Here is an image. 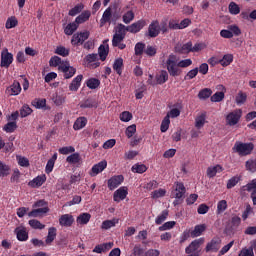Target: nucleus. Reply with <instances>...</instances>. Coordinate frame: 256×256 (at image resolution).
Returning a JSON list of instances; mask_svg holds the SVG:
<instances>
[{
	"instance_id": "obj_1",
	"label": "nucleus",
	"mask_w": 256,
	"mask_h": 256,
	"mask_svg": "<svg viewBox=\"0 0 256 256\" xmlns=\"http://www.w3.org/2000/svg\"><path fill=\"white\" fill-rule=\"evenodd\" d=\"M165 67L171 77H179L181 75V69L179 68V62H177V56L171 54L168 56Z\"/></svg>"
},
{
	"instance_id": "obj_2",
	"label": "nucleus",
	"mask_w": 256,
	"mask_h": 256,
	"mask_svg": "<svg viewBox=\"0 0 256 256\" xmlns=\"http://www.w3.org/2000/svg\"><path fill=\"white\" fill-rule=\"evenodd\" d=\"M255 149V145L253 143H243L241 141L235 142L232 151L234 153H238L240 157H247V155H251L253 150Z\"/></svg>"
},
{
	"instance_id": "obj_3",
	"label": "nucleus",
	"mask_w": 256,
	"mask_h": 256,
	"mask_svg": "<svg viewBox=\"0 0 256 256\" xmlns=\"http://www.w3.org/2000/svg\"><path fill=\"white\" fill-rule=\"evenodd\" d=\"M241 117H243V110L239 108L229 112L225 117L226 125L235 127V125H238L239 121H241Z\"/></svg>"
},
{
	"instance_id": "obj_4",
	"label": "nucleus",
	"mask_w": 256,
	"mask_h": 256,
	"mask_svg": "<svg viewBox=\"0 0 256 256\" xmlns=\"http://www.w3.org/2000/svg\"><path fill=\"white\" fill-rule=\"evenodd\" d=\"M84 65L88 67V69H97L101 65L99 62V55L98 54H88L84 58Z\"/></svg>"
},
{
	"instance_id": "obj_5",
	"label": "nucleus",
	"mask_w": 256,
	"mask_h": 256,
	"mask_svg": "<svg viewBox=\"0 0 256 256\" xmlns=\"http://www.w3.org/2000/svg\"><path fill=\"white\" fill-rule=\"evenodd\" d=\"M11 63H13V54H11L9 50L5 48L1 52L0 67H5L7 69L10 67Z\"/></svg>"
},
{
	"instance_id": "obj_6",
	"label": "nucleus",
	"mask_w": 256,
	"mask_h": 256,
	"mask_svg": "<svg viewBox=\"0 0 256 256\" xmlns=\"http://www.w3.org/2000/svg\"><path fill=\"white\" fill-rule=\"evenodd\" d=\"M127 195H129V189L127 188V186H122L114 192L113 200L116 203H120V201H123L127 198Z\"/></svg>"
},
{
	"instance_id": "obj_7",
	"label": "nucleus",
	"mask_w": 256,
	"mask_h": 256,
	"mask_svg": "<svg viewBox=\"0 0 256 256\" xmlns=\"http://www.w3.org/2000/svg\"><path fill=\"white\" fill-rule=\"evenodd\" d=\"M186 191L185 185L181 182H177L174 186V190L172 191V197H174V199H183Z\"/></svg>"
},
{
	"instance_id": "obj_8",
	"label": "nucleus",
	"mask_w": 256,
	"mask_h": 256,
	"mask_svg": "<svg viewBox=\"0 0 256 256\" xmlns=\"http://www.w3.org/2000/svg\"><path fill=\"white\" fill-rule=\"evenodd\" d=\"M89 39V31L74 34L71 39L72 45H83Z\"/></svg>"
},
{
	"instance_id": "obj_9",
	"label": "nucleus",
	"mask_w": 256,
	"mask_h": 256,
	"mask_svg": "<svg viewBox=\"0 0 256 256\" xmlns=\"http://www.w3.org/2000/svg\"><path fill=\"white\" fill-rule=\"evenodd\" d=\"M123 181H125V178L123 177V175H117V176L111 177L108 180V189H110V191H114V189H117V187H119V185H121Z\"/></svg>"
},
{
	"instance_id": "obj_10",
	"label": "nucleus",
	"mask_w": 256,
	"mask_h": 256,
	"mask_svg": "<svg viewBox=\"0 0 256 256\" xmlns=\"http://www.w3.org/2000/svg\"><path fill=\"white\" fill-rule=\"evenodd\" d=\"M221 249V240L219 238L212 239L206 246V253H217Z\"/></svg>"
},
{
	"instance_id": "obj_11",
	"label": "nucleus",
	"mask_w": 256,
	"mask_h": 256,
	"mask_svg": "<svg viewBox=\"0 0 256 256\" xmlns=\"http://www.w3.org/2000/svg\"><path fill=\"white\" fill-rule=\"evenodd\" d=\"M207 123V112H201L195 117L194 127L198 130L203 129Z\"/></svg>"
},
{
	"instance_id": "obj_12",
	"label": "nucleus",
	"mask_w": 256,
	"mask_h": 256,
	"mask_svg": "<svg viewBox=\"0 0 256 256\" xmlns=\"http://www.w3.org/2000/svg\"><path fill=\"white\" fill-rule=\"evenodd\" d=\"M105 169H107V161L103 160L92 167L90 171V176L97 177V175H99V173H103Z\"/></svg>"
},
{
	"instance_id": "obj_13",
	"label": "nucleus",
	"mask_w": 256,
	"mask_h": 256,
	"mask_svg": "<svg viewBox=\"0 0 256 256\" xmlns=\"http://www.w3.org/2000/svg\"><path fill=\"white\" fill-rule=\"evenodd\" d=\"M14 233L18 239V241H27L29 239V232H27V228L25 226H18Z\"/></svg>"
},
{
	"instance_id": "obj_14",
	"label": "nucleus",
	"mask_w": 256,
	"mask_h": 256,
	"mask_svg": "<svg viewBox=\"0 0 256 256\" xmlns=\"http://www.w3.org/2000/svg\"><path fill=\"white\" fill-rule=\"evenodd\" d=\"M159 33H161V25H159V21H152L148 27L149 37H157Z\"/></svg>"
},
{
	"instance_id": "obj_15",
	"label": "nucleus",
	"mask_w": 256,
	"mask_h": 256,
	"mask_svg": "<svg viewBox=\"0 0 256 256\" xmlns=\"http://www.w3.org/2000/svg\"><path fill=\"white\" fill-rule=\"evenodd\" d=\"M147 25V22L145 20H138L137 22L133 23L130 26H127V31L129 33H139L143 27Z\"/></svg>"
},
{
	"instance_id": "obj_16",
	"label": "nucleus",
	"mask_w": 256,
	"mask_h": 256,
	"mask_svg": "<svg viewBox=\"0 0 256 256\" xmlns=\"http://www.w3.org/2000/svg\"><path fill=\"white\" fill-rule=\"evenodd\" d=\"M75 221V218H73V215L71 214H64L59 218V224L61 227H71Z\"/></svg>"
},
{
	"instance_id": "obj_17",
	"label": "nucleus",
	"mask_w": 256,
	"mask_h": 256,
	"mask_svg": "<svg viewBox=\"0 0 256 256\" xmlns=\"http://www.w3.org/2000/svg\"><path fill=\"white\" fill-rule=\"evenodd\" d=\"M205 243V239L199 238L191 242V244L186 248V253L191 254L194 253V251H197L201 245Z\"/></svg>"
},
{
	"instance_id": "obj_18",
	"label": "nucleus",
	"mask_w": 256,
	"mask_h": 256,
	"mask_svg": "<svg viewBox=\"0 0 256 256\" xmlns=\"http://www.w3.org/2000/svg\"><path fill=\"white\" fill-rule=\"evenodd\" d=\"M175 50L177 51V53L182 54L193 53V43L188 42L186 44H177Z\"/></svg>"
},
{
	"instance_id": "obj_19",
	"label": "nucleus",
	"mask_w": 256,
	"mask_h": 256,
	"mask_svg": "<svg viewBox=\"0 0 256 256\" xmlns=\"http://www.w3.org/2000/svg\"><path fill=\"white\" fill-rule=\"evenodd\" d=\"M47 181V176H45V174H42L40 176H37L36 178H34L33 180H31L28 185L29 187H41V185H43V183H45Z\"/></svg>"
},
{
	"instance_id": "obj_20",
	"label": "nucleus",
	"mask_w": 256,
	"mask_h": 256,
	"mask_svg": "<svg viewBox=\"0 0 256 256\" xmlns=\"http://www.w3.org/2000/svg\"><path fill=\"white\" fill-rule=\"evenodd\" d=\"M206 229H207V225L205 224L196 225L194 229L190 232V236L193 238L201 237V235H203Z\"/></svg>"
},
{
	"instance_id": "obj_21",
	"label": "nucleus",
	"mask_w": 256,
	"mask_h": 256,
	"mask_svg": "<svg viewBox=\"0 0 256 256\" xmlns=\"http://www.w3.org/2000/svg\"><path fill=\"white\" fill-rule=\"evenodd\" d=\"M8 95H19L21 93V84L18 81H14L13 84L6 89Z\"/></svg>"
},
{
	"instance_id": "obj_22",
	"label": "nucleus",
	"mask_w": 256,
	"mask_h": 256,
	"mask_svg": "<svg viewBox=\"0 0 256 256\" xmlns=\"http://www.w3.org/2000/svg\"><path fill=\"white\" fill-rule=\"evenodd\" d=\"M207 177L212 179V177H215L217 173H223V167L221 165H215L208 167L207 171Z\"/></svg>"
},
{
	"instance_id": "obj_23",
	"label": "nucleus",
	"mask_w": 256,
	"mask_h": 256,
	"mask_svg": "<svg viewBox=\"0 0 256 256\" xmlns=\"http://www.w3.org/2000/svg\"><path fill=\"white\" fill-rule=\"evenodd\" d=\"M81 81H83V75L76 76L69 85L70 91H79Z\"/></svg>"
},
{
	"instance_id": "obj_24",
	"label": "nucleus",
	"mask_w": 256,
	"mask_h": 256,
	"mask_svg": "<svg viewBox=\"0 0 256 256\" xmlns=\"http://www.w3.org/2000/svg\"><path fill=\"white\" fill-rule=\"evenodd\" d=\"M167 81H169V73L167 71L162 70L156 75L157 85H163V83H167Z\"/></svg>"
},
{
	"instance_id": "obj_25",
	"label": "nucleus",
	"mask_w": 256,
	"mask_h": 256,
	"mask_svg": "<svg viewBox=\"0 0 256 256\" xmlns=\"http://www.w3.org/2000/svg\"><path fill=\"white\" fill-rule=\"evenodd\" d=\"M112 17L113 13L111 12V8L109 7L104 11L102 18L100 19L101 27H103V25H105L106 23H111Z\"/></svg>"
},
{
	"instance_id": "obj_26",
	"label": "nucleus",
	"mask_w": 256,
	"mask_h": 256,
	"mask_svg": "<svg viewBox=\"0 0 256 256\" xmlns=\"http://www.w3.org/2000/svg\"><path fill=\"white\" fill-rule=\"evenodd\" d=\"M99 57L102 61H105L107 59V55H109V44L104 43L100 45L98 48Z\"/></svg>"
},
{
	"instance_id": "obj_27",
	"label": "nucleus",
	"mask_w": 256,
	"mask_h": 256,
	"mask_svg": "<svg viewBox=\"0 0 256 256\" xmlns=\"http://www.w3.org/2000/svg\"><path fill=\"white\" fill-rule=\"evenodd\" d=\"M45 213H49V207L44 206L43 208H37L28 213L29 217H41V215H45Z\"/></svg>"
},
{
	"instance_id": "obj_28",
	"label": "nucleus",
	"mask_w": 256,
	"mask_h": 256,
	"mask_svg": "<svg viewBox=\"0 0 256 256\" xmlns=\"http://www.w3.org/2000/svg\"><path fill=\"white\" fill-rule=\"evenodd\" d=\"M55 237H57V228L51 227L48 230V235L46 237V245H51L55 241Z\"/></svg>"
},
{
	"instance_id": "obj_29",
	"label": "nucleus",
	"mask_w": 256,
	"mask_h": 256,
	"mask_svg": "<svg viewBox=\"0 0 256 256\" xmlns=\"http://www.w3.org/2000/svg\"><path fill=\"white\" fill-rule=\"evenodd\" d=\"M89 221H91V214L89 213H81L76 219L77 225H87Z\"/></svg>"
},
{
	"instance_id": "obj_30",
	"label": "nucleus",
	"mask_w": 256,
	"mask_h": 256,
	"mask_svg": "<svg viewBox=\"0 0 256 256\" xmlns=\"http://www.w3.org/2000/svg\"><path fill=\"white\" fill-rule=\"evenodd\" d=\"M87 125V118L80 117L76 119L73 125L74 131H80V129H83Z\"/></svg>"
},
{
	"instance_id": "obj_31",
	"label": "nucleus",
	"mask_w": 256,
	"mask_h": 256,
	"mask_svg": "<svg viewBox=\"0 0 256 256\" xmlns=\"http://www.w3.org/2000/svg\"><path fill=\"white\" fill-rule=\"evenodd\" d=\"M89 17H91V11H84L81 13V15H79L78 17H76L75 23L77 25H81V23H85L86 21H89Z\"/></svg>"
},
{
	"instance_id": "obj_32",
	"label": "nucleus",
	"mask_w": 256,
	"mask_h": 256,
	"mask_svg": "<svg viewBox=\"0 0 256 256\" xmlns=\"http://www.w3.org/2000/svg\"><path fill=\"white\" fill-rule=\"evenodd\" d=\"M119 224V218H114L112 220H105L102 222L101 229L108 230L111 227H115V225Z\"/></svg>"
},
{
	"instance_id": "obj_33",
	"label": "nucleus",
	"mask_w": 256,
	"mask_h": 256,
	"mask_svg": "<svg viewBox=\"0 0 256 256\" xmlns=\"http://www.w3.org/2000/svg\"><path fill=\"white\" fill-rule=\"evenodd\" d=\"M55 161H57V153H54L51 159H49L46 164L45 171L48 175L49 173L53 172V168L55 167Z\"/></svg>"
},
{
	"instance_id": "obj_34",
	"label": "nucleus",
	"mask_w": 256,
	"mask_h": 256,
	"mask_svg": "<svg viewBox=\"0 0 256 256\" xmlns=\"http://www.w3.org/2000/svg\"><path fill=\"white\" fill-rule=\"evenodd\" d=\"M113 69L116 71L117 75H122L123 73V58H117L114 61Z\"/></svg>"
},
{
	"instance_id": "obj_35",
	"label": "nucleus",
	"mask_w": 256,
	"mask_h": 256,
	"mask_svg": "<svg viewBox=\"0 0 256 256\" xmlns=\"http://www.w3.org/2000/svg\"><path fill=\"white\" fill-rule=\"evenodd\" d=\"M66 161L70 165H77V163H81V155L79 153H73L66 158Z\"/></svg>"
},
{
	"instance_id": "obj_36",
	"label": "nucleus",
	"mask_w": 256,
	"mask_h": 256,
	"mask_svg": "<svg viewBox=\"0 0 256 256\" xmlns=\"http://www.w3.org/2000/svg\"><path fill=\"white\" fill-rule=\"evenodd\" d=\"M168 217H169V210L162 211L161 214L158 215L155 219L156 225H161L162 223H165Z\"/></svg>"
},
{
	"instance_id": "obj_37",
	"label": "nucleus",
	"mask_w": 256,
	"mask_h": 256,
	"mask_svg": "<svg viewBox=\"0 0 256 256\" xmlns=\"http://www.w3.org/2000/svg\"><path fill=\"white\" fill-rule=\"evenodd\" d=\"M211 95H213V90H211L210 88H204L199 91L198 98L205 100V99H209V97H211Z\"/></svg>"
},
{
	"instance_id": "obj_38",
	"label": "nucleus",
	"mask_w": 256,
	"mask_h": 256,
	"mask_svg": "<svg viewBox=\"0 0 256 256\" xmlns=\"http://www.w3.org/2000/svg\"><path fill=\"white\" fill-rule=\"evenodd\" d=\"M233 63V54H225L222 59H220V65L222 67H229Z\"/></svg>"
},
{
	"instance_id": "obj_39",
	"label": "nucleus",
	"mask_w": 256,
	"mask_h": 256,
	"mask_svg": "<svg viewBox=\"0 0 256 256\" xmlns=\"http://www.w3.org/2000/svg\"><path fill=\"white\" fill-rule=\"evenodd\" d=\"M247 101V93L245 92H238V94L236 95V98H235V102L237 105H243L245 104V102Z\"/></svg>"
},
{
	"instance_id": "obj_40",
	"label": "nucleus",
	"mask_w": 256,
	"mask_h": 256,
	"mask_svg": "<svg viewBox=\"0 0 256 256\" xmlns=\"http://www.w3.org/2000/svg\"><path fill=\"white\" fill-rule=\"evenodd\" d=\"M79 25H77V23H70L66 26V28L64 29V33L65 35H73V33H75V31H77Z\"/></svg>"
},
{
	"instance_id": "obj_41",
	"label": "nucleus",
	"mask_w": 256,
	"mask_h": 256,
	"mask_svg": "<svg viewBox=\"0 0 256 256\" xmlns=\"http://www.w3.org/2000/svg\"><path fill=\"white\" fill-rule=\"evenodd\" d=\"M151 198L152 199H159L161 197H165V195H167V190L160 188L158 190H154L153 192H151Z\"/></svg>"
},
{
	"instance_id": "obj_42",
	"label": "nucleus",
	"mask_w": 256,
	"mask_h": 256,
	"mask_svg": "<svg viewBox=\"0 0 256 256\" xmlns=\"http://www.w3.org/2000/svg\"><path fill=\"white\" fill-rule=\"evenodd\" d=\"M225 99V92H216L214 95L211 96L210 101L212 103H221Z\"/></svg>"
},
{
	"instance_id": "obj_43",
	"label": "nucleus",
	"mask_w": 256,
	"mask_h": 256,
	"mask_svg": "<svg viewBox=\"0 0 256 256\" xmlns=\"http://www.w3.org/2000/svg\"><path fill=\"white\" fill-rule=\"evenodd\" d=\"M169 125H171V120L169 116H165L164 119L162 120L161 126H160V131L162 133H167L169 129Z\"/></svg>"
},
{
	"instance_id": "obj_44",
	"label": "nucleus",
	"mask_w": 256,
	"mask_h": 256,
	"mask_svg": "<svg viewBox=\"0 0 256 256\" xmlns=\"http://www.w3.org/2000/svg\"><path fill=\"white\" fill-rule=\"evenodd\" d=\"M86 85L89 89H97L101 85V81L97 78H90L87 80Z\"/></svg>"
},
{
	"instance_id": "obj_45",
	"label": "nucleus",
	"mask_w": 256,
	"mask_h": 256,
	"mask_svg": "<svg viewBox=\"0 0 256 256\" xmlns=\"http://www.w3.org/2000/svg\"><path fill=\"white\" fill-rule=\"evenodd\" d=\"M227 211V201L226 200H220L217 204V215H221V213H225Z\"/></svg>"
},
{
	"instance_id": "obj_46",
	"label": "nucleus",
	"mask_w": 256,
	"mask_h": 256,
	"mask_svg": "<svg viewBox=\"0 0 256 256\" xmlns=\"http://www.w3.org/2000/svg\"><path fill=\"white\" fill-rule=\"evenodd\" d=\"M119 119L123 123H129V121H131V119H133V114L129 111H124V112L120 113Z\"/></svg>"
},
{
	"instance_id": "obj_47",
	"label": "nucleus",
	"mask_w": 256,
	"mask_h": 256,
	"mask_svg": "<svg viewBox=\"0 0 256 256\" xmlns=\"http://www.w3.org/2000/svg\"><path fill=\"white\" fill-rule=\"evenodd\" d=\"M228 9H229V13H231V15H239V13H241V8L235 2H231L229 4Z\"/></svg>"
},
{
	"instance_id": "obj_48",
	"label": "nucleus",
	"mask_w": 256,
	"mask_h": 256,
	"mask_svg": "<svg viewBox=\"0 0 256 256\" xmlns=\"http://www.w3.org/2000/svg\"><path fill=\"white\" fill-rule=\"evenodd\" d=\"M137 133V125L132 124L126 128L125 135L128 139H131Z\"/></svg>"
},
{
	"instance_id": "obj_49",
	"label": "nucleus",
	"mask_w": 256,
	"mask_h": 256,
	"mask_svg": "<svg viewBox=\"0 0 256 256\" xmlns=\"http://www.w3.org/2000/svg\"><path fill=\"white\" fill-rule=\"evenodd\" d=\"M19 22L17 21V18L15 16H12L7 19L5 27L6 29H13L14 27H17V24Z\"/></svg>"
},
{
	"instance_id": "obj_50",
	"label": "nucleus",
	"mask_w": 256,
	"mask_h": 256,
	"mask_svg": "<svg viewBox=\"0 0 256 256\" xmlns=\"http://www.w3.org/2000/svg\"><path fill=\"white\" fill-rule=\"evenodd\" d=\"M242 189L243 191H252V193H256V178L243 186Z\"/></svg>"
},
{
	"instance_id": "obj_51",
	"label": "nucleus",
	"mask_w": 256,
	"mask_h": 256,
	"mask_svg": "<svg viewBox=\"0 0 256 256\" xmlns=\"http://www.w3.org/2000/svg\"><path fill=\"white\" fill-rule=\"evenodd\" d=\"M15 129H17V122H8L3 127V131L6 133H13Z\"/></svg>"
},
{
	"instance_id": "obj_52",
	"label": "nucleus",
	"mask_w": 256,
	"mask_h": 256,
	"mask_svg": "<svg viewBox=\"0 0 256 256\" xmlns=\"http://www.w3.org/2000/svg\"><path fill=\"white\" fill-rule=\"evenodd\" d=\"M16 160L20 167H29V159L25 156L17 155Z\"/></svg>"
},
{
	"instance_id": "obj_53",
	"label": "nucleus",
	"mask_w": 256,
	"mask_h": 256,
	"mask_svg": "<svg viewBox=\"0 0 256 256\" xmlns=\"http://www.w3.org/2000/svg\"><path fill=\"white\" fill-rule=\"evenodd\" d=\"M246 170L251 173H256V160H247L245 164Z\"/></svg>"
},
{
	"instance_id": "obj_54",
	"label": "nucleus",
	"mask_w": 256,
	"mask_h": 256,
	"mask_svg": "<svg viewBox=\"0 0 256 256\" xmlns=\"http://www.w3.org/2000/svg\"><path fill=\"white\" fill-rule=\"evenodd\" d=\"M31 113H33V109H31L29 105H23L22 108L20 109V115L22 118L29 117Z\"/></svg>"
},
{
	"instance_id": "obj_55",
	"label": "nucleus",
	"mask_w": 256,
	"mask_h": 256,
	"mask_svg": "<svg viewBox=\"0 0 256 256\" xmlns=\"http://www.w3.org/2000/svg\"><path fill=\"white\" fill-rule=\"evenodd\" d=\"M145 171H147V166L144 164H134L132 166L133 173H145Z\"/></svg>"
},
{
	"instance_id": "obj_56",
	"label": "nucleus",
	"mask_w": 256,
	"mask_h": 256,
	"mask_svg": "<svg viewBox=\"0 0 256 256\" xmlns=\"http://www.w3.org/2000/svg\"><path fill=\"white\" fill-rule=\"evenodd\" d=\"M177 225L175 221L165 222L162 226L159 227V231H169V229H173Z\"/></svg>"
},
{
	"instance_id": "obj_57",
	"label": "nucleus",
	"mask_w": 256,
	"mask_h": 256,
	"mask_svg": "<svg viewBox=\"0 0 256 256\" xmlns=\"http://www.w3.org/2000/svg\"><path fill=\"white\" fill-rule=\"evenodd\" d=\"M199 74V68H194L190 70L184 77L185 81H191V79H195L196 75Z\"/></svg>"
},
{
	"instance_id": "obj_58",
	"label": "nucleus",
	"mask_w": 256,
	"mask_h": 256,
	"mask_svg": "<svg viewBox=\"0 0 256 256\" xmlns=\"http://www.w3.org/2000/svg\"><path fill=\"white\" fill-rule=\"evenodd\" d=\"M29 225L30 227H32V229H43L45 227L44 224L41 223V221L39 220H36V219H32V220H29Z\"/></svg>"
},
{
	"instance_id": "obj_59",
	"label": "nucleus",
	"mask_w": 256,
	"mask_h": 256,
	"mask_svg": "<svg viewBox=\"0 0 256 256\" xmlns=\"http://www.w3.org/2000/svg\"><path fill=\"white\" fill-rule=\"evenodd\" d=\"M56 55H60L61 57H68L69 49L64 46H58L55 50Z\"/></svg>"
},
{
	"instance_id": "obj_60",
	"label": "nucleus",
	"mask_w": 256,
	"mask_h": 256,
	"mask_svg": "<svg viewBox=\"0 0 256 256\" xmlns=\"http://www.w3.org/2000/svg\"><path fill=\"white\" fill-rule=\"evenodd\" d=\"M60 155H69V153H75V147L73 146H65L59 148Z\"/></svg>"
},
{
	"instance_id": "obj_61",
	"label": "nucleus",
	"mask_w": 256,
	"mask_h": 256,
	"mask_svg": "<svg viewBox=\"0 0 256 256\" xmlns=\"http://www.w3.org/2000/svg\"><path fill=\"white\" fill-rule=\"evenodd\" d=\"M239 181H241V177H239V176L232 177L227 182V189H233V187H235V185H237V183H239Z\"/></svg>"
},
{
	"instance_id": "obj_62",
	"label": "nucleus",
	"mask_w": 256,
	"mask_h": 256,
	"mask_svg": "<svg viewBox=\"0 0 256 256\" xmlns=\"http://www.w3.org/2000/svg\"><path fill=\"white\" fill-rule=\"evenodd\" d=\"M157 187H159V182L155 180H152L144 185V189H146V191H153V189H157Z\"/></svg>"
},
{
	"instance_id": "obj_63",
	"label": "nucleus",
	"mask_w": 256,
	"mask_h": 256,
	"mask_svg": "<svg viewBox=\"0 0 256 256\" xmlns=\"http://www.w3.org/2000/svg\"><path fill=\"white\" fill-rule=\"evenodd\" d=\"M231 229H237L241 225V217L233 216L230 220Z\"/></svg>"
},
{
	"instance_id": "obj_64",
	"label": "nucleus",
	"mask_w": 256,
	"mask_h": 256,
	"mask_svg": "<svg viewBox=\"0 0 256 256\" xmlns=\"http://www.w3.org/2000/svg\"><path fill=\"white\" fill-rule=\"evenodd\" d=\"M239 256H255V254L253 253V248H243Z\"/></svg>"
}]
</instances>
